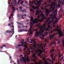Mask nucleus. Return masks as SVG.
<instances>
[{"instance_id":"11","label":"nucleus","mask_w":64,"mask_h":64,"mask_svg":"<svg viewBox=\"0 0 64 64\" xmlns=\"http://www.w3.org/2000/svg\"><path fill=\"white\" fill-rule=\"evenodd\" d=\"M22 41H21L20 42L21 43H22V44H23L24 45V44L25 45H26V42H24V40L23 39H22Z\"/></svg>"},{"instance_id":"51","label":"nucleus","mask_w":64,"mask_h":64,"mask_svg":"<svg viewBox=\"0 0 64 64\" xmlns=\"http://www.w3.org/2000/svg\"><path fill=\"white\" fill-rule=\"evenodd\" d=\"M41 9L42 10H44V8L43 7H42Z\"/></svg>"},{"instance_id":"57","label":"nucleus","mask_w":64,"mask_h":64,"mask_svg":"<svg viewBox=\"0 0 64 64\" xmlns=\"http://www.w3.org/2000/svg\"><path fill=\"white\" fill-rule=\"evenodd\" d=\"M34 31H36V32H37V31H38V30H37V29H36Z\"/></svg>"},{"instance_id":"56","label":"nucleus","mask_w":64,"mask_h":64,"mask_svg":"<svg viewBox=\"0 0 64 64\" xmlns=\"http://www.w3.org/2000/svg\"><path fill=\"white\" fill-rule=\"evenodd\" d=\"M25 31H26V32H28V31L27 30H25Z\"/></svg>"},{"instance_id":"6","label":"nucleus","mask_w":64,"mask_h":64,"mask_svg":"<svg viewBox=\"0 0 64 64\" xmlns=\"http://www.w3.org/2000/svg\"><path fill=\"white\" fill-rule=\"evenodd\" d=\"M49 37H52V38H50V40H51V39H53V40L54 41H57V39H54L51 35H50Z\"/></svg>"},{"instance_id":"40","label":"nucleus","mask_w":64,"mask_h":64,"mask_svg":"<svg viewBox=\"0 0 64 64\" xmlns=\"http://www.w3.org/2000/svg\"><path fill=\"white\" fill-rule=\"evenodd\" d=\"M44 30H42L41 32H42V33H41V35H42V33H43V32H44Z\"/></svg>"},{"instance_id":"47","label":"nucleus","mask_w":64,"mask_h":64,"mask_svg":"<svg viewBox=\"0 0 64 64\" xmlns=\"http://www.w3.org/2000/svg\"><path fill=\"white\" fill-rule=\"evenodd\" d=\"M42 37H44V36H46L45 35H44L43 34H42Z\"/></svg>"},{"instance_id":"63","label":"nucleus","mask_w":64,"mask_h":64,"mask_svg":"<svg viewBox=\"0 0 64 64\" xmlns=\"http://www.w3.org/2000/svg\"><path fill=\"white\" fill-rule=\"evenodd\" d=\"M12 32H14V29H12Z\"/></svg>"},{"instance_id":"14","label":"nucleus","mask_w":64,"mask_h":64,"mask_svg":"<svg viewBox=\"0 0 64 64\" xmlns=\"http://www.w3.org/2000/svg\"><path fill=\"white\" fill-rule=\"evenodd\" d=\"M40 7V6H38L36 7L35 6H32V8H33V9H34L35 10L36 9H37V8H38L39 7Z\"/></svg>"},{"instance_id":"2","label":"nucleus","mask_w":64,"mask_h":64,"mask_svg":"<svg viewBox=\"0 0 64 64\" xmlns=\"http://www.w3.org/2000/svg\"><path fill=\"white\" fill-rule=\"evenodd\" d=\"M25 58H23V61L24 63H26L27 61L28 62H30V58H29V56H27V57L25 56Z\"/></svg>"},{"instance_id":"54","label":"nucleus","mask_w":64,"mask_h":64,"mask_svg":"<svg viewBox=\"0 0 64 64\" xmlns=\"http://www.w3.org/2000/svg\"><path fill=\"white\" fill-rule=\"evenodd\" d=\"M32 61H33V62H35V60L33 59L32 60Z\"/></svg>"},{"instance_id":"5","label":"nucleus","mask_w":64,"mask_h":64,"mask_svg":"<svg viewBox=\"0 0 64 64\" xmlns=\"http://www.w3.org/2000/svg\"><path fill=\"white\" fill-rule=\"evenodd\" d=\"M51 4H51L50 6V8L52 9V8H53V7L54 6H55L56 5V2H54V4H52V3H51Z\"/></svg>"},{"instance_id":"12","label":"nucleus","mask_w":64,"mask_h":64,"mask_svg":"<svg viewBox=\"0 0 64 64\" xmlns=\"http://www.w3.org/2000/svg\"><path fill=\"white\" fill-rule=\"evenodd\" d=\"M46 15L47 16V17H48V14H49V13L50 12L49 11V10L48 9L47 10H46Z\"/></svg>"},{"instance_id":"32","label":"nucleus","mask_w":64,"mask_h":64,"mask_svg":"<svg viewBox=\"0 0 64 64\" xmlns=\"http://www.w3.org/2000/svg\"><path fill=\"white\" fill-rule=\"evenodd\" d=\"M57 33L55 34H53L52 36H56V35H57Z\"/></svg>"},{"instance_id":"58","label":"nucleus","mask_w":64,"mask_h":64,"mask_svg":"<svg viewBox=\"0 0 64 64\" xmlns=\"http://www.w3.org/2000/svg\"><path fill=\"white\" fill-rule=\"evenodd\" d=\"M24 12H25L26 11V10H25V9H24Z\"/></svg>"},{"instance_id":"43","label":"nucleus","mask_w":64,"mask_h":64,"mask_svg":"<svg viewBox=\"0 0 64 64\" xmlns=\"http://www.w3.org/2000/svg\"><path fill=\"white\" fill-rule=\"evenodd\" d=\"M33 57L35 58L36 57V55H33Z\"/></svg>"},{"instance_id":"28","label":"nucleus","mask_w":64,"mask_h":64,"mask_svg":"<svg viewBox=\"0 0 64 64\" xmlns=\"http://www.w3.org/2000/svg\"><path fill=\"white\" fill-rule=\"evenodd\" d=\"M62 41L63 42V43H62L63 45H62V46H64V41L63 40H62Z\"/></svg>"},{"instance_id":"52","label":"nucleus","mask_w":64,"mask_h":64,"mask_svg":"<svg viewBox=\"0 0 64 64\" xmlns=\"http://www.w3.org/2000/svg\"><path fill=\"white\" fill-rule=\"evenodd\" d=\"M23 2H21L20 3V4H21V5H22V6L23 5Z\"/></svg>"},{"instance_id":"59","label":"nucleus","mask_w":64,"mask_h":64,"mask_svg":"<svg viewBox=\"0 0 64 64\" xmlns=\"http://www.w3.org/2000/svg\"><path fill=\"white\" fill-rule=\"evenodd\" d=\"M17 17H20V15H19L18 14L17 15Z\"/></svg>"},{"instance_id":"27","label":"nucleus","mask_w":64,"mask_h":64,"mask_svg":"<svg viewBox=\"0 0 64 64\" xmlns=\"http://www.w3.org/2000/svg\"><path fill=\"white\" fill-rule=\"evenodd\" d=\"M48 6L50 7V6H51V5H50V4H49L48 5H46V6L45 7H48Z\"/></svg>"},{"instance_id":"18","label":"nucleus","mask_w":64,"mask_h":64,"mask_svg":"<svg viewBox=\"0 0 64 64\" xmlns=\"http://www.w3.org/2000/svg\"><path fill=\"white\" fill-rule=\"evenodd\" d=\"M34 45L33 46V47H34V48H36V47L37 46V44H36V43H34Z\"/></svg>"},{"instance_id":"17","label":"nucleus","mask_w":64,"mask_h":64,"mask_svg":"<svg viewBox=\"0 0 64 64\" xmlns=\"http://www.w3.org/2000/svg\"><path fill=\"white\" fill-rule=\"evenodd\" d=\"M24 47L26 48H24V50H25L26 49V48H28V46L26 45V44L24 46Z\"/></svg>"},{"instance_id":"24","label":"nucleus","mask_w":64,"mask_h":64,"mask_svg":"<svg viewBox=\"0 0 64 64\" xmlns=\"http://www.w3.org/2000/svg\"><path fill=\"white\" fill-rule=\"evenodd\" d=\"M48 33L47 32H46L44 33V34L45 35V36H47V34H48Z\"/></svg>"},{"instance_id":"42","label":"nucleus","mask_w":64,"mask_h":64,"mask_svg":"<svg viewBox=\"0 0 64 64\" xmlns=\"http://www.w3.org/2000/svg\"><path fill=\"white\" fill-rule=\"evenodd\" d=\"M31 41L32 42H35V41L34 40H31Z\"/></svg>"},{"instance_id":"19","label":"nucleus","mask_w":64,"mask_h":64,"mask_svg":"<svg viewBox=\"0 0 64 64\" xmlns=\"http://www.w3.org/2000/svg\"><path fill=\"white\" fill-rule=\"evenodd\" d=\"M54 54H52L50 55V57L51 58H53V57H54Z\"/></svg>"},{"instance_id":"50","label":"nucleus","mask_w":64,"mask_h":64,"mask_svg":"<svg viewBox=\"0 0 64 64\" xmlns=\"http://www.w3.org/2000/svg\"><path fill=\"white\" fill-rule=\"evenodd\" d=\"M41 53H39L38 54V56H40V55H41Z\"/></svg>"},{"instance_id":"41","label":"nucleus","mask_w":64,"mask_h":64,"mask_svg":"<svg viewBox=\"0 0 64 64\" xmlns=\"http://www.w3.org/2000/svg\"><path fill=\"white\" fill-rule=\"evenodd\" d=\"M47 1L48 2H50L51 1V0H47Z\"/></svg>"},{"instance_id":"37","label":"nucleus","mask_w":64,"mask_h":64,"mask_svg":"<svg viewBox=\"0 0 64 64\" xmlns=\"http://www.w3.org/2000/svg\"><path fill=\"white\" fill-rule=\"evenodd\" d=\"M20 17H23V16H24V15H23L22 14H21L20 15Z\"/></svg>"},{"instance_id":"45","label":"nucleus","mask_w":64,"mask_h":64,"mask_svg":"<svg viewBox=\"0 0 64 64\" xmlns=\"http://www.w3.org/2000/svg\"><path fill=\"white\" fill-rule=\"evenodd\" d=\"M38 28H42V27L40 26H39L38 27Z\"/></svg>"},{"instance_id":"64","label":"nucleus","mask_w":64,"mask_h":64,"mask_svg":"<svg viewBox=\"0 0 64 64\" xmlns=\"http://www.w3.org/2000/svg\"><path fill=\"white\" fill-rule=\"evenodd\" d=\"M27 17L28 18H30V16H28Z\"/></svg>"},{"instance_id":"10","label":"nucleus","mask_w":64,"mask_h":64,"mask_svg":"<svg viewBox=\"0 0 64 64\" xmlns=\"http://www.w3.org/2000/svg\"><path fill=\"white\" fill-rule=\"evenodd\" d=\"M40 3V2H39V1H38L34 2V4H35V5H39Z\"/></svg>"},{"instance_id":"49","label":"nucleus","mask_w":64,"mask_h":64,"mask_svg":"<svg viewBox=\"0 0 64 64\" xmlns=\"http://www.w3.org/2000/svg\"><path fill=\"white\" fill-rule=\"evenodd\" d=\"M12 8L13 9V10L15 9V8L14 7H13V6L12 7Z\"/></svg>"},{"instance_id":"20","label":"nucleus","mask_w":64,"mask_h":64,"mask_svg":"<svg viewBox=\"0 0 64 64\" xmlns=\"http://www.w3.org/2000/svg\"><path fill=\"white\" fill-rule=\"evenodd\" d=\"M18 25H23L24 24L22 22H19L18 23Z\"/></svg>"},{"instance_id":"22","label":"nucleus","mask_w":64,"mask_h":64,"mask_svg":"<svg viewBox=\"0 0 64 64\" xmlns=\"http://www.w3.org/2000/svg\"><path fill=\"white\" fill-rule=\"evenodd\" d=\"M11 33V31L10 30H8L6 31V33Z\"/></svg>"},{"instance_id":"53","label":"nucleus","mask_w":64,"mask_h":64,"mask_svg":"<svg viewBox=\"0 0 64 64\" xmlns=\"http://www.w3.org/2000/svg\"><path fill=\"white\" fill-rule=\"evenodd\" d=\"M54 22V20H51L50 21V22H51V23H52V22Z\"/></svg>"},{"instance_id":"39","label":"nucleus","mask_w":64,"mask_h":64,"mask_svg":"<svg viewBox=\"0 0 64 64\" xmlns=\"http://www.w3.org/2000/svg\"><path fill=\"white\" fill-rule=\"evenodd\" d=\"M44 64H49L48 62H45L44 63Z\"/></svg>"},{"instance_id":"4","label":"nucleus","mask_w":64,"mask_h":64,"mask_svg":"<svg viewBox=\"0 0 64 64\" xmlns=\"http://www.w3.org/2000/svg\"><path fill=\"white\" fill-rule=\"evenodd\" d=\"M42 32H36V34L35 35V36H38L39 35H41V34Z\"/></svg>"},{"instance_id":"48","label":"nucleus","mask_w":64,"mask_h":64,"mask_svg":"<svg viewBox=\"0 0 64 64\" xmlns=\"http://www.w3.org/2000/svg\"><path fill=\"white\" fill-rule=\"evenodd\" d=\"M56 22H54L53 23V24H55V23H56Z\"/></svg>"},{"instance_id":"26","label":"nucleus","mask_w":64,"mask_h":64,"mask_svg":"<svg viewBox=\"0 0 64 64\" xmlns=\"http://www.w3.org/2000/svg\"><path fill=\"white\" fill-rule=\"evenodd\" d=\"M45 26H46V24H44L43 25V28H45Z\"/></svg>"},{"instance_id":"31","label":"nucleus","mask_w":64,"mask_h":64,"mask_svg":"<svg viewBox=\"0 0 64 64\" xmlns=\"http://www.w3.org/2000/svg\"><path fill=\"white\" fill-rule=\"evenodd\" d=\"M12 4V3H11L10 4V7H11V6L13 7V6L12 5V4Z\"/></svg>"},{"instance_id":"25","label":"nucleus","mask_w":64,"mask_h":64,"mask_svg":"<svg viewBox=\"0 0 64 64\" xmlns=\"http://www.w3.org/2000/svg\"><path fill=\"white\" fill-rule=\"evenodd\" d=\"M19 8L20 9V10H22V6L19 7Z\"/></svg>"},{"instance_id":"23","label":"nucleus","mask_w":64,"mask_h":64,"mask_svg":"<svg viewBox=\"0 0 64 64\" xmlns=\"http://www.w3.org/2000/svg\"><path fill=\"white\" fill-rule=\"evenodd\" d=\"M32 8H32V9H30V12H33V11H34V8L33 9Z\"/></svg>"},{"instance_id":"21","label":"nucleus","mask_w":64,"mask_h":64,"mask_svg":"<svg viewBox=\"0 0 64 64\" xmlns=\"http://www.w3.org/2000/svg\"><path fill=\"white\" fill-rule=\"evenodd\" d=\"M58 3L59 4H62V2H60V0H58Z\"/></svg>"},{"instance_id":"62","label":"nucleus","mask_w":64,"mask_h":64,"mask_svg":"<svg viewBox=\"0 0 64 64\" xmlns=\"http://www.w3.org/2000/svg\"><path fill=\"white\" fill-rule=\"evenodd\" d=\"M50 17H52V16H53V15L52 14H50Z\"/></svg>"},{"instance_id":"30","label":"nucleus","mask_w":64,"mask_h":64,"mask_svg":"<svg viewBox=\"0 0 64 64\" xmlns=\"http://www.w3.org/2000/svg\"><path fill=\"white\" fill-rule=\"evenodd\" d=\"M39 52H40V53H41V54H42V50H40L39 51Z\"/></svg>"},{"instance_id":"46","label":"nucleus","mask_w":64,"mask_h":64,"mask_svg":"<svg viewBox=\"0 0 64 64\" xmlns=\"http://www.w3.org/2000/svg\"><path fill=\"white\" fill-rule=\"evenodd\" d=\"M18 64H20V63H21V62H20L19 60L18 61Z\"/></svg>"},{"instance_id":"1","label":"nucleus","mask_w":64,"mask_h":64,"mask_svg":"<svg viewBox=\"0 0 64 64\" xmlns=\"http://www.w3.org/2000/svg\"><path fill=\"white\" fill-rule=\"evenodd\" d=\"M34 19V18L32 16H31L30 21H32V22H30V25H34L35 23H37L39 22H42V20H41L37 18H36L35 19Z\"/></svg>"},{"instance_id":"16","label":"nucleus","mask_w":64,"mask_h":64,"mask_svg":"<svg viewBox=\"0 0 64 64\" xmlns=\"http://www.w3.org/2000/svg\"><path fill=\"white\" fill-rule=\"evenodd\" d=\"M30 25V28L29 30L30 31V32H31V30L32 29V28H32V26H33V24L32 25Z\"/></svg>"},{"instance_id":"33","label":"nucleus","mask_w":64,"mask_h":64,"mask_svg":"<svg viewBox=\"0 0 64 64\" xmlns=\"http://www.w3.org/2000/svg\"><path fill=\"white\" fill-rule=\"evenodd\" d=\"M55 7H54L53 8H52V11H54V10L55 9Z\"/></svg>"},{"instance_id":"35","label":"nucleus","mask_w":64,"mask_h":64,"mask_svg":"<svg viewBox=\"0 0 64 64\" xmlns=\"http://www.w3.org/2000/svg\"><path fill=\"white\" fill-rule=\"evenodd\" d=\"M63 57H62L60 59V61H62V60L63 59Z\"/></svg>"},{"instance_id":"29","label":"nucleus","mask_w":64,"mask_h":64,"mask_svg":"<svg viewBox=\"0 0 64 64\" xmlns=\"http://www.w3.org/2000/svg\"><path fill=\"white\" fill-rule=\"evenodd\" d=\"M30 48H29L28 50V52H29L30 53V52H31V51H30Z\"/></svg>"},{"instance_id":"3","label":"nucleus","mask_w":64,"mask_h":64,"mask_svg":"<svg viewBox=\"0 0 64 64\" xmlns=\"http://www.w3.org/2000/svg\"><path fill=\"white\" fill-rule=\"evenodd\" d=\"M40 16H42V20H41V21H42V22L44 19H47L46 18L44 17V14H43V13L41 14H40Z\"/></svg>"},{"instance_id":"55","label":"nucleus","mask_w":64,"mask_h":64,"mask_svg":"<svg viewBox=\"0 0 64 64\" xmlns=\"http://www.w3.org/2000/svg\"><path fill=\"white\" fill-rule=\"evenodd\" d=\"M26 8H29V7L28 6H26Z\"/></svg>"},{"instance_id":"15","label":"nucleus","mask_w":64,"mask_h":64,"mask_svg":"<svg viewBox=\"0 0 64 64\" xmlns=\"http://www.w3.org/2000/svg\"><path fill=\"white\" fill-rule=\"evenodd\" d=\"M20 46H22V47H23L24 46V45L23 44H22L20 45H18L16 46V48H18V47H20Z\"/></svg>"},{"instance_id":"38","label":"nucleus","mask_w":64,"mask_h":64,"mask_svg":"<svg viewBox=\"0 0 64 64\" xmlns=\"http://www.w3.org/2000/svg\"><path fill=\"white\" fill-rule=\"evenodd\" d=\"M12 1H15L14 2L15 3H17V2H16V0H12Z\"/></svg>"},{"instance_id":"60","label":"nucleus","mask_w":64,"mask_h":64,"mask_svg":"<svg viewBox=\"0 0 64 64\" xmlns=\"http://www.w3.org/2000/svg\"><path fill=\"white\" fill-rule=\"evenodd\" d=\"M58 7H60V4H59L58 5Z\"/></svg>"},{"instance_id":"13","label":"nucleus","mask_w":64,"mask_h":64,"mask_svg":"<svg viewBox=\"0 0 64 64\" xmlns=\"http://www.w3.org/2000/svg\"><path fill=\"white\" fill-rule=\"evenodd\" d=\"M48 28H45V30H46V31H47L49 29V28L50 27V24L48 25Z\"/></svg>"},{"instance_id":"44","label":"nucleus","mask_w":64,"mask_h":64,"mask_svg":"<svg viewBox=\"0 0 64 64\" xmlns=\"http://www.w3.org/2000/svg\"><path fill=\"white\" fill-rule=\"evenodd\" d=\"M20 3V2H18L16 3V4H19V3Z\"/></svg>"},{"instance_id":"7","label":"nucleus","mask_w":64,"mask_h":64,"mask_svg":"<svg viewBox=\"0 0 64 64\" xmlns=\"http://www.w3.org/2000/svg\"><path fill=\"white\" fill-rule=\"evenodd\" d=\"M40 13H41L42 14V13H43V12H41V11L40 10L37 11L36 13L35 14L36 15H38V14H39Z\"/></svg>"},{"instance_id":"9","label":"nucleus","mask_w":64,"mask_h":64,"mask_svg":"<svg viewBox=\"0 0 64 64\" xmlns=\"http://www.w3.org/2000/svg\"><path fill=\"white\" fill-rule=\"evenodd\" d=\"M62 32H58V35H59V37H61V36H64V34H62Z\"/></svg>"},{"instance_id":"61","label":"nucleus","mask_w":64,"mask_h":64,"mask_svg":"<svg viewBox=\"0 0 64 64\" xmlns=\"http://www.w3.org/2000/svg\"><path fill=\"white\" fill-rule=\"evenodd\" d=\"M55 12H56V13L58 11H57V10H56L55 11Z\"/></svg>"},{"instance_id":"8","label":"nucleus","mask_w":64,"mask_h":64,"mask_svg":"<svg viewBox=\"0 0 64 64\" xmlns=\"http://www.w3.org/2000/svg\"><path fill=\"white\" fill-rule=\"evenodd\" d=\"M54 44H56V42H52L50 43L48 45L49 46H51L52 45H53Z\"/></svg>"},{"instance_id":"34","label":"nucleus","mask_w":64,"mask_h":64,"mask_svg":"<svg viewBox=\"0 0 64 64\" xmlns=\"http://www.w3.org/2000/svg\"><path fill=\"white\" fill-rule=\"evenodd\" d=\"M6 46V44H3L2 46V47H5Z\"/></svg>"},{"instance_id":"36","label":"nucleus","mask_w":64,"mask_h":64,"mask_svg":"<svg viewBox=\"0 0 64 64\" xmlns=\"http://www.w3.org/2000/svg\"><path fill=\"white\" fill-rule=\"evenodd\" d=\"M30 32V33H29V35H30V34H32V32H31H31Z\"/></svg>"}]
</instances>
